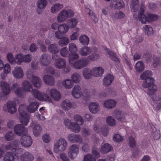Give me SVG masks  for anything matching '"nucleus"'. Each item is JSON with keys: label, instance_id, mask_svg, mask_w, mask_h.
<instances>
[{"label": "nucleus", "instance_id": "obj_32", "mask_svg": "<svg viewBox=\"0 0 161 161\" xmlns=\"http://www.w3.org/2000/svg\"><path fill=\"white\" fill-rule=\"evenodd\" d=\"M92 52L91 49L88 47L85 46L80 48L79 50V53L82 56H87Z\"/></svg>", "mask_w": 161, "mask_h": 161}, {"label": "nucleus", "instance_id": "obj_55", "mask_svg": "<svg viewBox=\"0 0 161 161\" xmlns=\"http://www.w3.org/2000/svg\"><path fill=\"white\" fill-rule=\"evenodd\" d=\"M106 51L107 52L108 54L112 59L115 61L116 62L119 63V59L116 57L115 54L112 51L108 50L107 48L106 49Z\"/></svg>", "mask_w": 161, "mask_h": 161}, {"label": "nucleus", "instance_id": "obj_10", "mask_svg": "<svg viewBox=\"0 0 161 161\" xmlns=\"http://www.w3.org/2000/svg\"><path fill=\"white\" fill-rule=\"evenodd\" d=\"M0 87L2 90V93L3 94L2 96L1 93L0 94V99H3L4 96H6L10 92V85L4 81L1 80L0 81Z\"/></svg>", "mask_w": 161, "mask_h": 161}, {"label": "nucleus", "instance_id": "obj_9", "mask_svg": "<svg viewBox=\"0 0 161 161\" xmlns=\"http://www.w3.org/2000/svg\"><path fill=\"white\" fill-rule=\"evenodd\" d=\"M69 28V26L66 23L59 25L58 31L55 33L56 37L57 38H61L63 35L68 32Z\"/></svg>", "mask_w": 161, "mask_h": 161}, {"label": "nucleus", "instance_id": "obj_24", "mask_svg": "<svg viewBox=\"0 0 161 161\" xmlns=\"http://www.w3.org/2000/svg\"><path fill=\"white\" fill-rule=\"evenodd\" d=\"M154 81L153 78L144 80L142 85V87L144 88H148V89H153V86H157L154 84Z\"/></svg>", "mask_w": 161, "mask_h": 161}, {"label": "nucleus", "instance_id": "obj_27", "mask_svg": "<svg viewBox=\"0 0 161 161\" xmlns=\"http://www.w3.org/2000/svg\"><path fill=\"white\" fill-rule=\"evenodd\" d=\"M3 69V72L0 74V76L3 79H5L7 75L11 71V66L8 63L4 65Z\"/></svg>", "mask_w": 161, "mask_h": 161}, {"label": "nucleus", "instance_id": "obj_60", "mask_svg": "<svg viewBox=\"0 0 161 161\" xmlns=\"http://www.w3.org/2000/svg\"><path fill=\"white\" fill-rule=\"evenodd\" d=\"M84 161H96V158L91 154H87L84 156Z\"/></svg>", "mask_w": 161, "mask_h": 161}, {"label": "nucleus", "instance_id": "obj_39", "mask_svg": "<svg viewBox=\"0 0 161 161\" xmlns=\"http://www.w3.org/2000/svg\"><path fill=\"white\" fill-rule=\"evenodd\" d=\"M61 105L62 108L65 110H68L72 108H74L73 104L69 100H66L63 101Z\"/></svg>", "mask_w": 161, "mask_h": 161}, {"label": "nucleus", "instance_id": "obj_7", "mask_svg": "<svg viewBox=\"0 0 161 161\" xmlns=\"http://www.w3.org/2000/svg\"><path fill=\"white\" fill-rule=\"evenodd\" d=\"M157 86H153V89H149L147 91V94L150 97L154 102H157L161 100V95L157 92Z\"/></svg>", "mask_w": 161, "mask_h": 161}, {"label": "nucleus", "instance_id": "obj_49", "mask_svg": "<svg viewBox=\"0 0 161 161\" xmlns=\"http://www.w3.org/2000/svg\"><path fill=\"white\" fill-rule=\"evenodd\" d=\"M47 4V2L46 0H38L36 2L37 7L40 9L44 8Z\"/></svg>", "mask_w": 161, "mask_h": 161}, {"label": "nucleus", "instance_id": "obj_26", "mask_svg": "<svg viewBox=\"0 0 161 161\" xmlns=\"http://www.w3.org/2000/svg\"><path fill=\"white\" fill-rule=\"evenodd\" d=\"M43 80L47 85L53 86L55 84V80L54 77L51 75H46L43 76Z\"/></svg>", "mask_w": 161, "mask_h": 161}, {"label": "nucleus", "instance_id": "obj_6", "mask_svg": "<svg viewBox=\"0 0 161 161\" xmlns=\"http://www.w3.org/2000/svg\"><path fill=\"white\" fill-rule=\"evenodd\" d=\"M73 11L70 9H64L58 14L57 20L59 23L64 22L67 18L73 17L74 15Z\"/></svg>", "mask_w": 161, "mask_h": 161}, {"label": "nucleus", "instance_id": "obj_11", "mask_svg": "<svg viewBox=\"0 0 161 161\" xmlns=\"http://www.w3.org/2000/svg\"><path fill=\"white\" fill-rule=\"evenodd\" d=\"M79 147L76 144L72 145L69 148L68 154L71 159H74L78 155L79 153Z\"/></svg>", "mask_w": 161, "mask_h": 161}, {"label": "nucleus", "instance_id": "obj_42", "mask_svg": "<svg viewBox=\"0 0 161 161\" xmlns=\"http://www.w3.org/2000/svg\"><path fill=\"white\" fill-rule=\"evenodd\" d=\"M113 115L117 120L121 121H125V116L123 115L121 113V112L118 110L114 111L113 113Z\"/></svg>", "mask_w": 161, "mask_h": 161}, {"label": "nucleus", "instance_id": "obj_2", "mask_svg": "<svg viewBox=\"0 0 161 161\" xmlns=\"http://www.w3.org/2000/svg\"><path fill=\"white\" fill-rule=\"evenodd\" d=\"M74 119L76 122H72L68 119H65L64 123L66 127L70 129L71 130L75 133H78L80 130V125H82L84 122V120L82 116L79 115L74 116Z\"/></svg>", "mask_w": 161, "mask_h": 161}, {"label": "nucleus", "instance_id": "obj_38", "mask_svg": "<svg viewBox=\"0 0 161 161\" xmlns=\"http://www.w3.org/2000/svg\"><path fill=\"white\" fill-rule=\"evenodd\" d=\"M79 41L82 45L87 46L89 42V38L86 35L83 34L79 37Z\"/></svg>", "mask_w": 161, "mask_h": 161}, {"label": "nucleus", "instance_id": "obj_47", "mask_svg": "<svg viewBox=\"0 0 161 161\" xmlns=\"http://www.w3.org/2000/svg\"><path fill=\"white\" fill-rule=\"evenodd\" d=\"M14 158L11 152H7L3 157V161H14Z\"/></svg>", "mask_w": 161, "mask_h": 161}, {"label": "nucleus", "instance_id": "obj_29", "mask_svg": "<svg viewBox=\"0 0 161 161\" xmlns=\"http://www.w3.org/2000/svg\"><path fill=\"white\" fill-rule=\"evenodd\" d=\"M112 149V147L108 143H102L101 146L100 151L103 153H106Z\"/></svg>", "mask_w": 161, "mask_h": 161}, {"label": "nucleus", "instance_id": "obj_31", "mask_svg": "<svg viewBox=\"0 0 161 161\" xmlns=\"http://www.w3.org/2000/svg\"><path fill=\"white\" fill-rule=\"evenodd\" d=\"M114 80V77L113 75L108 74L106 75L103 80V84L105 86L110 85Z\"/></svg>", "mask_w": 161, "mask_h": 161}, {"label": "nucleus", "instance_id": "obj_8", "mask_svg": "<svg viewBox=\"0 0 161 161\" xmlns=\"http://www.w3.org/2000/svg\"><path fill=\"white\" fill-rule=\"evenodd\" d=\"M26 75L27 78L31 80L34 87L38 88L40 87L42 85V80L38 76L33 75L32 72L30 71L28 72Z\"/></svg>", "mask_w": 161, "mask_h": 161}, {"label": "nucleus", "instance_id": "obj_33", "mask_svg": "<svg viewBox=\"0 0 161 161\" xmlns=\"http://www.w3.org/2000/svg\"><path fill=\"white\" fill-rule=\"evenodd\" d=\"M116 105L115 100L111 99L107 100L104 101L103 105L104 107L109 109L114 108Z\"/></svg>", "mask_w": 161, "mask_h": 161}, {"label": "nucleus", "instance_id": "obj_64", "mask_svg": "<svg viewBox=\"0 0 161 161\" xmlns=\"http://www.w3.org/2000/svg\"><path fill=\"white\" fill-rule=\"evenodd\" d=\"M7 60L11 64H14L15 58L14 57L13 54L11 53H8L7 56Z\"/></svg>", "mask_w": 161, "mask_h": 161}, {"label": "nucleus", "instance_id": "obj_40", "mask_svg": "<svg viewBox=\"0 0 161 161\" xmlns=\"http://www.w3.org/2000/svg\"><path fill=\"white\" fill-rule=\"evenodd\" d=\"M82 74L84 78L87 79H90L93 76L92 69L88 68H84L83 70Z\"/></svg>", "mask_w": 161, "mask_h": 161}, {"label": "nucleus", "instance_id": "obj_63", "mask_svg": "<svg viewBox=\"0 0 161 161\" xmlns=\"http://www.w3.org/2000/svg\"><path fill=\"white\" fill-rule=\"evenodd\" d=\"M5 139L7 141H10L14 138V135L11 131L7 132L5 136Z\"/></svg>", "mask_w": 161, "mask_h": 161}, {"label": "nucleus", "instance_id": "obj_48", "mask_svg": "<svg viewBox=\"0 0 161 161\" xmlns=\"http://www.w3.org/2000/svg\"><path fill=\"white\" fill-rule=\"evenodd\" d=\"M48 50L50 53L56 54L59 52V49L56 44L50 45L48 47Z\"/></svg>", "mask_w": 161, "mask_h": 161}, {"label": "nucleus", "instance_id": "obj_53", "mask_svg": "<svg viewBox=\"0 0 161 161\" xmlns=\"http://www.w3.org/2000/svg\"><path fill=\"white\" fill-rule=\"evenodd\" d=\"M23 55L21 53L17 54L15 57L14 63L20 65L23 62Z\"/></svg>", "mask_w": 161, "mask_h": 161}, {"label": "nucleus", "instance_id": "obj_17", "mask_svg": "<svg viewBox=\"0 0 161 161\" xmlns=\"http://www.w3.org/2000/svg\"><path fill=\"white\" fill-rule=\"evenodd\" d=\"M3 109L4 110L7 111L11 114H14L17 110L16 104L14 102L8 101L4 105Z\"/></svg>", "mask_w": 161, "mask_h": 161}, {"label": "nucleus", "instance_id": "obj_61", "mask_svg": "<svg viewBox=\"0 0 161 161\" xmlns=\"http://www.w3.org/2000/svg\"><path fill=\"white\" fill-rule=\"evenodd\" d=\"M15 147H13L11 142L8 143L4 147V149L5 151L11 150V153H12L14 152V150H15Z\"/></svg>", "mask_w": 161, "mask_h": 161}, {"label": "nucleus", "instance_id": "obj_21", "mask_svg": "<svg viewBox=\"0 0 161 161\" xmlns=\"http://www.w3.org/2000/svg\"><path fill=\"white\" fill-rule=\"evenodd\" d=\"M31 126L32 128L33 134L36 136H39L41 133L42 127L39 125L32 122Z\"/></svg>", "mask_w": 161, "mask_h": 161}, {"label": "nucleus", "instance_id": "obj_46", "mask_svg": "<svg viewBox=\"0 0 161 161\" xmlns=\"http://www.w3.org/2000/svg\"><path fill=\"white\" fill-rule=\"evenodd\" d=\"M71 80L73 83H78L81 80V77L80 75L76 72L73 73L71 75Z\"/></svg>", "mask_w": 161, "mask_h": 161}, {"label": "nucleus", "instance_id": "obj_43", "mask_svg": "<svg viewBox=\"0 0 161 161\" xmlns=\"http://www.w3.org/2000/svg\"><path fill=\"white\" fill-rule=\"evenodd\" d=\"M153 75L152 72L150 70H146L144 72L140 75V78L142 80H144L149 79L153 77L152 76Z\"/></svg>", "mask_w": 161, "mask_h": 161}, {"label": "nucleus", "instance_id": "obj_5", "mask_svg": "<svg viewBox=\"0 0 161 161\" xmlns=\"http://www.w3.org/2000/svg\"><path fill=\"white\" fill-rule=\"evenodd\" d=\"M26 106L25 104L20 105L19 108V111L20 114L19 120L22 125H26L28 124L30 117L28 114L25 113Z\"/></svg>", "mask_w": 161, "mask_h": 161}, {"label": "nucleus", "instance_id": "obj_18", "mask_svg": "<svg viewBox=\"0 0 161 161\" xmlns=\"http://www.w3.org/2000/svg\"><path fill=\"white\" fill-rule=\"evenodd\" d=\"M20 141L21 145L25 147H30L32 143L31 137L27 134L22 136Z\"/></svg>", "mask_w": 161, "mask_h": 161}, {"label": "nucleus", "instance_id": "obj_57", "mask_svg": "<svg viewBox=\"0 0 161 161\" xmlns=\"http://www.w3.org/2000/svg\"><path fill=\"white\" fill-rule=\"evenodd\" d=\"M69 42V39L67 37H64L60 39L58 42V44L60 46L63 47L67 45Z\"/></svg>", "mask_w": 161, "mask_h": 161}, {"label": "nucleus", "instance_id": "obj_50", "mask_svg": "<svg viewBox=\"0 0 161 161\" xmlns=\"http://www.w3.org/2000/svg\"><path fill=\"white\" fill-rule=\"evenodd\" d=\"M67 23L69 28H73L75 27L77 25L78 20L75 18H71L68 20Z\"/></svg>", "mask_w": 161, "mask_h": 161}, {"label": "nucleus", "instance_id": "obj_12", "mask_svg": "<svg viewBox=\"0 0 161 161\" xmlns=\"http://www.w3.org/2000/svg\"><path fill=\"white\" fill-rule=\"evenodd\" d=\"M93 129L95 132L100 135L106 136L108 134V128L106 125L101 127L99 124H95L94 125Z\"/></svg>", "mask_w": 161, "mask_h": 161}, {"label": "nucleus", "instance_id": "obj_1", "mask_svg": "<svg viewBox=\"0 0 161 161\" xmlns=\"http://www.w3.org/2000/svg\"><path fill=\"white\" fill-rule=\"evenodd\" d=\"M15 94L19 96H20L25 92L31 91V93L34 96L36 99L41 101L51 103L52 100L46 94L41 92L36 89H33L31 83L27 80H24L22 83V87H19V85L17 83L13 84L11 87Z\"/></svg>", "mask_w": 161, "mask_h": 161}, {"label": "nucleus", "instance_id": "obj_52", "mask_svg": "<svg viewBox=\"0 0 161 161\" xmlns=\"http://www.w3.org/2000/svg\"><path fill=\"white\" fill-rule=\"evenodd\" d=\"M106 121L107 124L110 126H114L116 124V121L114 118L111 116L108 117L106 118Z\"/></svg>", "mask_w": 161, "mask_h": 161}, {"label": "nucleus", "instance_id": "obj_28", "mask_svg": "<svg viewBox=\"0 0 161 161\" xmlns=\"http://www.w3.org/2000/svg\"><path fill=\"white\" fill-rule=\"evenodd\" d=\"M124 4L122 0H113L110 4L111 8L119 9L124 6Z\"/></svg>", "mask_w": 161, "mask_h": 161}, {"label": "nucleus", "instance_id": "obj_3", "mask_svg": "<svg viewBox=\"0 0 161 161\" xmlns=\"http://www.w3.org/2000/svg\"><path fill=\"white\" fill-rule=\"evenodd\" d=\"M143 9L141 8L138 17H137L135 14L133 15L134 17L137 20L140 21L142 23H145L147 21L152 22L156 20L157 19L158 16L156 15L149 14H146L145 15L143 14Z\"/></svg>", "mask_w": 161, "mask_h": 161}, {"label": "nucleus", "instance_id": "obj_34", "mask_svg": "<svg viewBox=\"0 0 161 161\" xmlns=\"http://www.w3.org/2000/svg\"><path fill=\"white\" fill-rule=\"evenodd\" d=\"M50 56L47 54H44L41 57L40 61L42 65H46L50 63Z\"/></svg>", "mask_w": 161, "mask_h": 161}, {"label": "nucleus", "instance_id": "obj_45", "mask_svg": "<svg viewBox=\"0 0 161 161\" xmlns=\"http://www.w3.org/2000/svg\"><path fill=\"white\" fill-rule=\"evenodd\" d=\"M143 30L145 34L148 36H151L154 34L153 28L150 25H145L143 26Z\"/></svg>", "mask_w": 161, "mask_h": 161}, {"label": "nucleus", "instance_id": "obj_30", "mask_svg": "<svg viewBox=\"0 0 161 161\" xmlns=\"http://www.w3.org/2000/svg\"><path fill=\"white\" fill-rule=\"evenodd\" d=\"M104 72L103 69L100 67H95L92 69L93 76L98 77L101 76Z\"/></svg>", "mask_w": 161, "mask_h": 161}, {"label": "nucleus", "instance_id": "obj_14", "mask_svg": "<svg viewBox=\"0 0 161 161\" xmlns=\"http://www.w3.org/2000/svg\"><path fill=\"white\" fill-rule=\"evenodd\" d=\"M47 93H49L51 97L47 94V95L50 98L51 100L53 99L55 101H58L61 97V94L55 88H52L50 89H47L46 91ZM47 95V94H46ZM52 101L51 103H52ZM48 103V102H47ZM49 103V102H48Z\"/></svg>", "mask_w": 161, "mask_h": 161}, {"label": "nucleus", "instance_id": "obj_4", "mask_svg": "<svg viewBox=\"0 0 161 161\" xmlns=\"http://www.w3.org/2000/svg\"><path fill=\"white\" fill-rule=\"evenodd\" d=\"M67 142L62 138L57 140L54 144L53 150L55 153H59L64 151L67 148Z\"/></svg>", "mask_w": 161, "mask_h": 161}, {"label": "nucleus", "instance_id": "obj_15", "mask_svg": "<svg viewBox=\"0 0 161 161\" xmlns=\"http://www.w3.org/2000/svg\"><path fill=\"white\" fill-rule=\"evenodd\" d=\"M52 59L55 61L54 63L55 66L59 69H63L66 66L65 61L62 58H58V57L56 54H54L52 56Z\"/></svg>", "mask_w": 161, "mask_h": 161}, {"label": "nucleus", "instance_id": "obj_41", "mask_svg": "<svg viewBox=\"0 0 161 161\" xmlns=\"http://www.w3.org/2000/svg\"><path fill=\"white\" fill-rule=\"evenodd\" d=\"M63 8V5L59 3H56L51 6V12L53 14H55Z\"/></svg>", "mask_w": 161, "mask_h": 161}, {"label": "nucleus", "instance_id": "obj_19", "mask_svg": "<svg viewBox=\"0 0 161 161\" xmlns=\"http://www.w3.org/2000/svg\"><path fill=\"white\" fill-rule=\"evenodd\" d=\"M12 74L16 79H19L23 78L24 75L22 69L19 67H16L12 71Z\"/></svg>", "mask_w": 161, "mask_h": 161}, {"label": "nucleus", "instance_id": "obj_25", "mask_svg": "<svg viewBox=\"0 0 161 161\" xmlns=\"http://www.w3.org/2000/svg\"><path fill=\"white\" fill-rule=\"evenodd\" d=\"M34 158V157L32 154L26 152L20 156V161H33Z\"/></svg>", "mask_w": 161, "mask_h": 161}, {"label": "nucleus", "instance_id": "obj_58", "mask_svg": "<svg viewBox=\"0 0 161 161\" xmlns=\"http://www.w3.org/2000/svg\"><path fill=\"white\" fill-rule=\"evenodd\" d=\"M80 69L86 66L89 64V61L86 58L79 59Z\"/></svg>", "mask_w": 161, "mask_h": 161}, {"label": "nucleus", "instance_id": "obj_22", "mask_svg": "<svg viewBox=\"0 0 161 161\" xmlns=\"http://www.w3.org/2000/svg\"><path fill=\"white\" fill-rule=\"evenodd\" d=\"M72 95L75 98H78L82 95L80 86L78 85H75L72 89Z\"/></svg>", "mask_w": 161, "mask_h": 161}, {"label": "nucleus", "instance_id": "obj_35", "mask_svg": "<svg viewBox=\"0 0 161 161\" xmlns=\"http://www.w3.org/2000/svg\"><path fill=\"white\" fill-rule=\"evenodd\" d=\"M39 105V103L37 102L31 103L27 107V110L30 113H34L38 108Z\"/></svg>", "mask_w": 161, "mask_h": 161}, {"label": "nucleus", "instance_id": "obj_23", "mask_svg": "<svg viewBox=\"0 0 161 161\" xmlns=\"http://www.w3.org/2000/svg\"><path fill=\"white\" fill-rule=\"evenodd\" d=\"M67 139L69 142L72 143L76 142L81 143L82 142V138L80 136L73 133L68 135Z\"/></svg>", "mask_w": 161, "mask_h": 161}, {"label": "nucleus", "instance_id": "obj_59", "mask_svg": "<svg viewBox=\"0 0 161 161\" xmlns=\"http://www.w3.org/2000/svg\"><path fill=\"white\" fill-rule=\"evenodd\" d=\"M160 137V131L158 130H156L155 132H153L152 134L151 138L154 140L158 139Z\"/></svg>", "mask_w": 161, "mask_h": 161}, {"label": "nucleus", "instance_id": "obj_37", "mask_svg": "<svg viewBox=\"0 0 161 161\" xmlns=\"http://www.w3.org/2000/svg\"><path fill=\"white\" fill-rule=\"evenodd\" d=\"M61 85L65 88L71 89L73 86V83L70 79H66L61 83Z\"/></svg>", "mask_w": 161, "mask_h": 161}, {"label": "nucleus", "instance_id": "obj_36", "mask_svg": "<svg viewBox=\"0 0 161 161\" xmlns=\"http://www.w3.org/2000/svg\"><path fill=\"white\" fill-rule=\"evenodd\" d=\"M68 49L71 54H69V57H73L72 55L75 54H78V48L76 45L74 43H70L68 46Z\"/></svg>", "mask_w": 161, "mask_h": 161}, {"label": "nucleus", "instance_id": "obj_44", "mask_svg": "<svg viewBox=\"0 0 161 161\" xmlns=\"http://www.w3.org/2000/svg\"><path fill=\"white\" fill-rule=\"evenodd\" d=\"M135 67L136 71L137 72L140 73L144 70L145 66L143 63L140 61L136 63Z\"/></svg>", "mask_w": 161, "mask_h": 161}, {"label": "nucleus", "instance_id": "obj_62", "mask_svg": "<svg viewBox=\"0 0 161 161\" xmlns=\"http://www.w3.org/2000/svg\"><path fill=\"white\" fill-rule=\"evenodd\" d=\"M100 57L99 55L98 54L94 53L89 55L88 58L91 61H95L99 59Z\"/></svg>", "mask_w": 161, "mask_h": 161}, {"label": "nucleus", "instance_id": "obj_51", "mask_svg": "<svg viewBox=\"0 0 161 161\" xmlns=\"http://www.w3.org/2000/svg\"><path fill=\"white\" fill-rule=\"evenodd\" d=\"M132 11L136 12L137 11L139 7V2L138 0H132L130 5Z\"/></svg>", "mask_w": 161, "mask_h": 161}, {"label": "nucleus", "instance_id": "obj_16", "mask_svg": "<svg viewBox=\"0 0 161 161\" xmlns=\"http://www.w3.org/2000/svg\"><path fill=\"white\" fill-rule=\"evenodd\" d=\"M15 133L20 136L26 135L27 133V129L20 124L16 125L14 128Z\"/></svg>", "mask_w": 161, "mask_h": 161}, {"label": "nucleus", "instance_id": "obj_13", "mask_svg": "<svg viewBox=\"0 0 161 161\" xmlns=\"http://www.w3.org/2000/svg\"><path fill=\"white\" fill-rule=\"evenodd\" d=\"M73 57H69V64L74 68L77 69H80L79 60L75 61L78 59L79 56L78 54H75L72 55Z\"/></svg>", "mask_w": 161, "mask_h": 161}, {"label": "nucleus", "instance_id": "obj_56", "mask_svg": "<svg viewBox=\"0 0 161 161\" xmlns=\"http://www.w3.org/2000/svg\"><path fill=\"white\" fill-rule=\"evenodd\" d=\"M110 16L112 19H120L124 17L125 14L121 12H119L115 13L114 14H112Z\"/></svg>", "mask_w": 161, "mask_h": 161}, {"label": "nucleus", "instance_id": "obj_54", "mask_svg": "<svg viewBox=\"0 0 161 161\" xmlns=\"http://www.w3.org/2000/svg\"><path fill=\"white\" fill-rule=\"evenodd\" d=\"M95 92V90H93V92H91L88 89H85L84 91V94L83 95V99L85 100H88L92 94L94 95L93 92Z\"/></svg>", "mask_w": 161, "mask_h": 161}, {"label": "nucleus", "instance_id": "obj_20", "mask_svg": "<svg viewBox=\"0 0 161 161\" xmlns=\"http://www.w3.org/2000/svg\"><path fill=\"white\" fill-rule=\"evenodd\" d=\"M88 107L90 111L93 114H97L100 111L99 105L97 102L90 103Z\"/></svg>", "mask_w": 161, "mask_h": 161}]
</instances>
